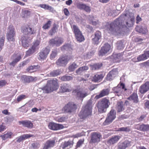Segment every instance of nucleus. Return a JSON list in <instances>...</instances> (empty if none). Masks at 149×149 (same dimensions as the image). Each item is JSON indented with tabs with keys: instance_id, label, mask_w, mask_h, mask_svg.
<instances>
[{
	"instance_id": "7",
	"label": "nucleus",
	"mask_w": 149,
	"mask_h": 149,
	"mask_svg": "<svg viewBox=\"0 0 149 149\" xmlns=\"http://www.w3.org/2000/svg\"><path fill=\"white\" fill-rule=\"evenodd\" d=\"M72 28L77 41L80 42L84 41L85 40L84 36L78 27L77 26L74 25L72 27Z\"/></svg>"
},
{
	"instance_id": "49",
	"label": "nucleus",
	"mask_w": 149,
	"mask_h": 149,
	"mask_svg": "<svg viewBox=\"0 0 149 149\" xmlns=\"http://www.w3.org/2000/svg\"><path fill=\"white\" fill-rule=\"evenodd\" d=\"M72 77L70 76L65 75L61 78V79L63 81H69L72 79Z\"/></svg>"
},
{
	"instance_id": "20",
	"label": "nucleus",
	"mask_w": 149,
	"mask_h": 149,
	"mask_svg": "<svg viewBox=\"0 0 149 149\" xmlns=\"http://www.w3.org/2000/svg\"><path fill=\"white\" fill-rule=\"evenodd\" d=\"M19 125H22L24 127H26L29 128H32L33 127V123L31 121L28 120L19 121Z\"/></svg>"
},
{
	"instance_id": "3",
	"label": "nucleus",
	"mask_w": 149,
	"mask_h": 149,
	"mask_svg": "<svg viewBox=\"0 0 149 149\" xmlns=\"http://www.w3.org/2000/svg\"><path fill=\"white\" fill-rule=\"evenodd\" d=\"M92 99L89 100L86 104L84 106L81 110L79 114L80 118L84 119L90 115L92 113Z\"/></svg>"
},
{
	"instance_id": "5",
	"label": "nucleus",
	"mask_w": 149,
	"mask_h": 149,
	"mask_svg": "<svg viewBox=\"0 0 149 149\" xmlns=\"http://www.w3.org/2000/svg\"><path fill=\"white\" fill-rule=\"evenodd\" d=\"M110 103L109 99L106 98H104L98 102L97 108L98 111L100 113L105 112L107 108L109 107Z\"/></svg>"
},
{
	"instance_id": "63",
	"label": "nucleus",
	"mask_w": 149,
	"mask_h": 149,
	"mask_svg": "<svg viewBox=\"0 0 149 149\" xmlns=\"http://www.w3.org/2000/svg\"><path fill=\"white\" fill-rule=\"evenodd\" d=\"M29 61V60H27L26 61L22 62L20 64V66L23 67L25 65H26L27 63H28Z\"/></svg>"
},
{
	"instance_id": "8",
	"label": "nucleus",
	"mask_w": 149,
	"mask_h": 149,
	"mask_svg": "<svg viewBox=\"0 0 149 149\" xmlns=\"http://www.w3.org/2000/svg\"><path fill=\"white\" fill-rule=\"evenodd\" d=\"M8 29V31L6 34L7 38L9 42H14L16 34L14 27L12 25H10Z\"/></svg>"
},
{
	"instance_id": "47",
	"label": "nucleus",
	"mask_w": 149,
	"mask_h": 149,
	"mask_svg": "<svg viewBox=\"0 0 149 149\" xmlns=\"http://www.w3.org/2000/svg\"><path fill=\"white\" fill-rule=\"evenodd\" d=\"M51 21H48L45 24L42 26V28L45 30L49 29L51 26Z\"/></svg>"
},
{
	"instance_id": "59",
	"label": "nucleus",
	"mask_w": 149,
	"mask_h": 149,
	"mask_svg": "<svg viewBox=\"0 0 149 149\" xmlns=\"http://www.w3.org/2000/svg\"><path fill=\"white\" fill-rule=\"evenodd\" d=\"M146 116L143 115H141L140 117L137 118V120L138 122H141L145 118Z\"/></svg>"
},
{
	"instance_id": "4",
	"label": "nucleus",
	"mask_w": 149,
	"mask_h": 149,
	"mask_svg": "<svg viewBox=\"0 0 149 149\" xmlns=\"http://www.w3.org/2000/svg\"><path fill=\"white\" fill-rule=\"evenodd\" d=\"M57 79L50 80L47 81L46 86L43 87L42 89L46 93H48L53 91L56 90L58 89V86L57 81Z\"/></svg>"
},
{
	"instance_id": "1",
	"label": "nucleus",
	"mask_w": 149,
	"mask_h": 149,
	"mask_svg": "<svg viewBox=\"0 0 149 149\" xmlns=\"http://www.w3.org/2000/svg\"><path fill=\"white\" fill-rule=\"evenodd\" d=\"M21 32L23 33L27 34L22 37L21 41L22 46L26 48H27L31 42L32 38H30L29 35H33L36 33V31L28 25L22 26L21 29Z\"/></svg>"
},
{
	"instance_id": "11",
	"label": "nucleus",
	"mask_w": 149,
	"mask_h": 149,
	"mask_svg": "<svg viewBox=\"0 0 149 149\" xmlns=\"http://www.w3.org/2000/svg\"><path fill=\"white\" fill-rule=\"evenodd\" d=\"M111 46L109 43H104L99 51L98 55L100 56H102L105 55L111 50Z\"/></svg>"
},
{
	"instance_id": "57",
	"label": "nucleus",
	"mask_w": 149,
	"mask_h": 149,
	"mask_svg": "<svg viewBox=\"0 0 149 149\" xmlns=\"http://www.w3.org/2000/svg\"><path fill=\"white\" fill-rule=\"evenodd\" d=\"M32 145L34 149H36L38 148L39 147L40 144L37 143H34L32 144Z\"/></svg>"
},
{
	"instance_id": "43",
	"label": "nucleus",
	"mask_w": 149,
	"mask_h": 149,
	"mask_svg": "<svg viewBox=\"0 0 149 149\" xmlns=\"http://www.w3.org/2000/svg\"><path fill=\"white\" fill-rule=\"evenodd\" d=\"M23 17H27L31 15V12L30 11L27 10H24L22 12Z\"/></svg>"
},
{
	"instance_id": "14",
	"label": "nucleus",
	"mask_w": 149,
	"mask_h": 149,
	"mask_svg": "<svg viewBox=\"0 0 149 149\" xmlns=\"http://www.w3.org/2000/svg\"><path fill=\"white\" fill-rule=\"evenodd\" d=\"M94 36V37L92 39V43L94 45H97L102 37L101 33L100 31H97L95 33Z\"/></svg>"
},
{
	"instance_id": "18",
	"label": "nucleus",
	"mask_w": 149,
	"mask_h": 149,
	"mask_svg": "<svg viewBox=\"0 0 149 149\" xmlns=\"http://www.w3.org/2000/svg\"><path fill=\"white\" fill-rule=\"evenodd\" d=\"M130 146V142L128 140H125L122 142H120L118 144V149H125L127 148Z\"/></svg>"
},
{
	"instance_id": "22",
	"label": "nucleus",
	"mask_w": 149,
	"mask_h": 149,
	"mask_svg": "<svg viewBox=\"0 0 149 149\" xmlns=\"http://www.w3.org/2000/svg\"><path fill=\"white\" fill-rule=\"evenodd\" d=\"M109 92V90L108 88L104 89L102 90L99 94L97 95L95 97V99H98L104 96L108 95Z\"/></svg>"
},
{
	"instance_id": "6",
	"label": "nucleus",
	"mask_w": 149,
	"mask_h": 149,
	"mask_svg": "<svg viewBox=\"0 0 149 149\" xmlns=\"http://www.w3.org/2000/svg\"><path fill=\"white\" fill-rule=\"evenodd\" d=\"M71 59V57L66 54L60 56L56 62V64L58 66L65 67Z\"/></svg>"
},
{
	"instance_id": "38",
	"label": "nucleus",
	"mask_w": 149,
	"mask_h": 149,
	"mask_svg": "<svg viewBox=\"0 0 149 149\" xmlns=\"http://www.w3.org/2000/svg\"><path fill=\"white\" fill-rule=\"evenodd\" d=\"M58 52L56 49H54L53 50L50 54L49 58H50L52 60L54 59L57 56Z\"/></svg>"
},
{
	"instance_id": "12",
	"label": "nucleus",
	"mask_w": 149,
	"mask_h": 149,
	"mask_svg": "<svg viewBox=\"0 0 149 149\" xmlns=\"http://www.w3.org/2000/svg\"><path fill=\"white\" fill-rule=\"evenodd\" d=\"M50 51L49 49L47 47H45L42 49L38 53V59L39 60H44L45 59L49 53Z\"/></svg>"
},
{
	"instance_id": "32",
	"label": "nucleus",
	"mask_w": 149,
	"mask_h": 149,
	"mask_svg": "<svg viewBox=\"0 0 149 149\" xmlns=\"http://www.w3.org/2000/svg\"><path fill=\"white\" fill-rule=\"evenodd\" d=\"M128 99L133 100L134 102L135 103H137L138 102V96L136 93H133L128 98Z\"/></svg>"
},
{
	"instance_id": "55",
	"label": "nucleus",
	"mask_w": 149,
	"mask_h": 149,
	"mask_svg": "<svg viewBox=\"0 0 149 149\" xmlns=\"http://www.w3.org/2000/svg\"><path fill=\"white\" fill-rule=\"evenodd\" d=\"M26 96L24 95H21L17 98V100L18 102L21 101L25 98Z\"/></svg>"
},
{
	"instance_id": "25",
	"label": "nucleus",
	"mask_w": 149,
	"mask_h": 149,
	"mask_svg": "<svg viewBox=\"0 0 149 149\" xmlns=\"http://www.w3.org/2000/svg\"><path fill=\"white\" fill-rule=\"evenodd\" d=\"M17 54H14L13 55V58L16 57L10 63V65L14 67L16 64L22 58L21 55H19L17 56Z\"/></svg>"
},
{
	"instance_id": "56",
	"label": "nucleus",
	"mask_w": 149,
	"mask_h": 149,
	"mask_svg": "<svg viewBox=\"0 0 149 149\" xmlns=\"http://www.w3.org/2000/svg\"><path fill=\"white\" fill-rule=\"evenodd\" d=\"M26 71L30 73L34 72L33 66L31 65L29 66L26 69Z\"/></svg>"
},
{
	"instance_id": "37",
	"label": "nucleus",
	"mask_w": 149,
	"mask_h": 149,
	"mask_svg": "<svg viewBox=\"0 0 149 149\" xmlns=\"http://www.w3.org/2000/svg\"><path fill=\"white\" fill-rule=\"evenodd\" d=\"M40 42L38 40H36L33 43V45L31 47L38 51L39 49V45L40 44Z\"/></svg>"
},
{
	"instance_id": "50",
	"label": "nucleus",
	"mask_w": 149,
	"mask_h": 149,
	"mask_svg": "<svg viewBox=\"0 0 149 149\" xmlns=\"http://www.w3.org/2000/svg\"><path fill=\"white\" fill-rule=\"evenodd\" d=\"M5 37L4 36L2 37L0 40V51L1 50L2 48V47L4 45V42L5 40Z\"/></svg>"
},
{
	"instance_id": "52",
	"label": "nucleus",
	"mask_w": 149,
	"mask_h": 149,
	"mask_svg": "<svg viewBox=\"0 0 149 149\" xmlns=\"http://www.w3.org/2000/svg\"><path fill=\"white\" fill-rule=\"evenodd\" d=\"M61 73L62 72L61 70L59 69H58L52 72H51L50 74H61Z\"/></svg>"
},
{
	"instance_id": "24",
	"label": "nucleus",
	"mask_w": 149,
	"mask_h": 149,
	"mask_svg": "<svg viewBox=\"0 0 149 149\" xmlns=\"http://www.w3.org/2000/svg\"><path fill=\"white\" fill-rule=\"evenodd\" d=\"M70 88V86L68 84L65 83L62 84L60 86V90L62 92H70L71 91L70 89L69 88Z\"/></svg>"
},
{
	"instance_id": "30",
	"label": "nucleus",
	"mask_w": 149,
	"mask_h": 149,
	"mask_svg": "<svg viewBox=\"0 0 149 149\" xmlns=\"http://www.w3.org/2000/svg\"><path fill=\"white\" fill-rule=\"evenodd\" d=\"M120 138L118 136H115L109 140L108 142L110 144H113L116 143Z\"/></svg>"
},
{
	"instance_id": "31",
	"label": "nucleus",
	"mask_w": 149,
	"mask_h": 149,
	"mask_svg": "<svg viewBox=\"0 0 149 149\" xmlns=\"http://www.w3.org/2000/svg\"><path fill=\"white\" fill-rule=\"evenodd\" d=\"M102 63H98L94 64L93 65H90V66L92 70H98L102 66Z\"/></svg>"
},
{
	"instance_id": "40",
	"label": "nucleus",
	"mask_w": 149,
	"mask_h": 149,
	"mask_svg": "<svg viewBox=\"0 0 149 149\" xmlns=\"http://www.w3.org/2000/svg\"><path fill=\"white\" fill-rule=\"evenodd\" d=\"M103 75H94L93 77L92 80L95 82H97L98 81H100L102 79L104 76Z\"/></svg>"
},
{
	"instance_id": "60",
	"label": "nucleus",
	"mask_w": 149,
	"mask_h": 149,
	"mask_svg": "<svg viewBox=\"0 0 149 149\" xmlns=\"http://www.w3.org/2000/svg\"><path fill=\"white\" fill-rule=\"evenodd\" d=\"M134 127L135 129L141 131V125H140L139 124L135 125H134Z\"/></svg>"
},
{
	"instance_id": "61",
	"label": "nucleus",
	"mask_w": 149,
	"mask_h": 149,
	"mask_svg": "<svg viewBox=\"0 0 149 149\" xmlns=\"http://www.w3.org/2000/svg\"><path fill=\"white\" fill-rule=\"evenodd\" d=\"M106 79L107 80L111 81L113 79L112 75H107Z\"/></svg>"
},
{
	"instance_id": "29",
	"label": "nucleus",
	"mask_w": 149,
	"mask_h": 149,
	"mask_svg": "<svg viewBox=\"0 0 149 149\" xmlns=\"http://www.w3.org/2000/svg\"><path fill=\"white\" fill-rule=\"evenodd\" d=\"M30 134H24L19 137H18L17 139V142L18 143L22 141H23L26 139L29 138L31 137Z\"/></svg>"
},
{
	"instance_id": "48",
	"label": "nucleus",
	"mask_w": 149,
	"mask_h": 149,
	"mask_svg": "<svg viewBox=\"0 0 149 149\" xmlns=\"http://www.w3.org/2000/svg\"><path fill=\"white\" fill-rule=\"evenodd\" d=\"M12 134V132H10L9 133L8 132L4 134L2 137L3 140H5L7 138H10Z\"/></svg>"
},
{
	"instance_id": "27",
	"label": "nucleus",
	"mask_w": 149,
	"mask_h": 149,
	"mask_svg": "<svg viewBox=\"0 0 149 149\" xmlns=\"http://www.w3.org/2000/svg\"><path fill=\"white\" fill-rule=\"evenodd\" d=\"M77 96L82 100L88 95V94L86 92L83 91H77L76 92Z\"/></svg>"
},
{
	"instance_id": "15",
	"label": "nucleus",
	"mask_w": 149,
	"mask_h": 149,
	"mask_svg": "<svg viewBox=\"0 0 149 149\" xmlns=\"http://www.w3.org/2000/svg\"><path fill=\"white\" fill-rule=\"evenodd\" d=\"M101 135L99 133L93 132L91 133V142L95 143L100 141Z\"/></svg>"
},
{
	"instance_id": "26",
	"label": "nucleus",
	"mask_w": 149,
	"mask_h": 149,
	"mask_svg": "<svg viewBox=\"0 0 149 149\" xmlns=\"http://www.w3.org/2000/svg\"><path fill=\"white\" fill-rule=\"evenodd\" d=\"M136 31L143 34H147L148 32L147 27L146 26L144 27H140L138 26H136Z\"/></svg>"
},
{
	"instance_id": "45",
	"label": "nucleus",
	"mask_w": 149,
	"mask_h": 149,
	"mask_svg": "<svg viewBox=\"0 0 149 149\" xmlns=\"http://www.w3.org/2000/svg\"><path fill=\"white\" fill-rule=\"evenodd\" d=\"M58 26L55 24H54L53 27L50 31V33L51 35H53L56 32V30L57 29Z\"/></svg>"
},
{
	"instance_id": "42",
	"label": "nucleus",
	"mask_w": 149,
	"mask_h": 149,
	"mask_svg": "<svg viewBox=\"0 0 149 149\" xmlns=\"http://www.w3.org/2000/svg\"><path fill=\"white\" fill-rule=\"evenodd\" d=\"M73 143L71 141H65L63 145L62 148L64 149L69 146L71 147Z\"/></svg>"
},
{
	"instance_id": "53",
	"label": "nucleus",
	"mask_w": 149,
	"mask_h": 149,
	"mask_svg": "<svg viewBox=\"0 0 149 149\" xmlns=\"http://www.w3.org/2000/svg\"><path fill=\"white\" fill-rule=\"evenodd\" d=\"M66 120V118L65 116H62L57 118L56 119V120L59 122H62L65 121Z\"/></svg>"
},
{
	"instance_id": "39",
	"label": "nucleus",
	"mask_w": 149,
	"mask_h": 149,
	"mask_svg": "<svg viewBox=\"0 0 149 149\" xmlns=\"http://www.w3.org/2000/svg\"><path fill=\"white\" fill-rule=\"evenodd\" d=\"M77 65L74 62L70 64L68 67V69L70 72L74 71L75 69L77 67Z\"/></svg>"
},
{
	"instance_id": "36",
	"label": "nucleus",
	"mask_w": 149,
	"mask_h": 149,
	"mask_svg": "<svg viewBox=\"0 0 149 149\" xmlns=\"http://www.w3.org/2000/svg\"><path fill=\"white\" fill-rule=\"evenodd\" d=\"M36 51V50L31 47L26 51L25 56L26 57L29 56Z\"/></svg>"
},
{
	"instance_id": "28",
	"label": "nucleus",
	"mask_w": 149,
	"mask_h": 149,
	"mask_svg": "<svg viewBox=\"0 0 149 149\" xmlns=\"http://www.w3.org/2000/svg\"><path fill=\"white\" fill-rule=\"evenodd\" d=\"M123 102L122 101L119 102H117L116 109L118 112H121L124 111L125 108Z\"/></svg>"
},
{
	"instance_id": "35",
	"label": "nucleus",
	"mask_w": 149,
	"mask_h": 149,
	"mask_svg": "<svg viewBox=\"0 0 149 149\" xmlns=\"http://www.w3.org/2000/svg\"><path fill=\"white\" fill-rule=\"evenodd\" d=\"M147 58L145 56L144 54H143L141 55H139L137 58V60L136 61H134V58L132 60L133 61H134L135 62L140 61H142L145 60Z\"/></svg>"
},
{
	"instance_id": "16",
	"label": "nucleus",
	"mask_w": 149,
	"mask_h": 149,
	"mask_svg": "<svg viewBox=\"0 0 149 149\" xmlns=\"http://www.w3.org/2000/svg\"><path fill=\"white\" fill-rule=\"evenodd\" d=\"M48 127L49 129L53 130H57L62 129L64 127L62 125L53 122L50 123L49 124Z\"/></svg>"
},
{
	"instance_id": "64",
	"label": "nucleus",
	"mask_w": 149,
	"mask_h": 149,
	"mask_svg": "<svg viewBox=\"0 0 149 149\" xmlns=\"http://www.w3.org/2000/svg\"><path fill=\"white\" fill-rule=\"evenodd\" d=\"M144 54L147 59L149 57V50L144 51Z\"/></svg>"
},
{
	"instance_id": "41",
	"label": "nucleus",
	"mask_w": 149,
	"mask_h": 149,
	"mask_svg": "<svg viewBox=\"0 0 149 149\" xmlns=\"http://www.w3.org/2000/svg\"><path fill=\"white\" fill-rule=\"evenodd\" d=\"M117 131H118L129 132L130 131V129L129 127H123L118 128Z\"/></svg>"
},
{
	"instance_id": "44",
	"label": "nucleus",
	"mask_w": 149,
	"mask_h": 149,
	"mask_svg": "<svg viewBox=\"0 0 149 149\" xmlns=\"http://www.w3.org/2000/svg\"><path fill=\"white\" fill-rule=\"evenodd\" d=\"M141 131L147 132L149 131V125L142 124L141 125Z\"/></svg>"
},
{
	"instance_id": "62",
	"label": "nucleus",
	"mask_w": 149,
	"mask_h": 149,
	"mask_svg": "<svg viewBox=\"0 0 149 149\" xmlns=\"http://www.w3.org/2000/svg\"><path fill=\"white\" fill-rule=\"evenodd\" d=\"M7 83L5 80H2L0 81V86H5Z\"/></svg>"
},
{
	"instance_id": "23",
	"label": "nucleus",
	"mask_w": 149,
	"mask_h": 149,
	"mask_svg": "<svg viewBox=\"0 0 149 149\" xmlns=\"http://www.w3.org/2000/svg\"><path fill=\"white\" fill-rule=\"evenodd\" d=\"M55 143L54 140H48L45 143L43 149H49L54 147Z\"/></svg>"
},
{
	"instance_id": "9",
	"label": "nucleus",
	"mask_w": 149,
	"mask_h": 149,
	"mask_svg": "<svg viewBox=\"0 0 149 149\" xmlns=\"http://www.w3.org/2000/svg\"><path fill=\"white\" fill-rule=\"evenodd\" d=\"M116 118V112L114 110H111L107 115V116L103 124L107 125L110 124Z\"/></svg>"
},
{
	"instance_id": "17",
	"label": "nucleus",
	"mask_w": 149,
	"mask_h": 149,
	"mask_svg": "<svg viewBox=\"0 0 149 149\" xmlns=\"http://www.w3.org/2000/svg\"><path fill=\"white\" fill-rule=\"evenodd\" d=\"M77 7L78 8L83 10L87 13H89L91 11V8L89 6L81 2L77 3Z\"/></svg>"
},
{
	"instance_id": "58",
	"label": "nucleus",
	"mask_w": 149,
	"mask_h": 149,
	"mask_svg": "<svg viewBox=\"0 0 149 149\" xmlns=\"http://www.w3.org/2000/svg\"><path fill=\"white\" fill-rule=\"evenodd\" d=\"M7 119L8 122H11L13 121L14 118L13 116H10L7 118Z\"/></svg>"
},
{
	"instance_id": "10",
	"label": "nucleus",
	"mask_w": 149,
	"mask_h": 149,
	"mask_svg": "<svg viewBox=\"0 0 149 149\" xmlns=\"http://www.w3.org/2000/svg\"><path fill=\"white\" fill-rule=\"evenodd\" d=\"M77 109V106L73 102H69L62 109L63 111L65 113H70L74 111Z\"/></svg>"
},
{
	"instance_id": "54",
	"label": "nucleus",
	"mask_w": 149,
	"mask_h": 149,
	"mask_svg": "<svg viewBox=\"0 0 149 149\" xmlns=\"http://www.w3.org/2000/svg\"><path fill=\"white\" fill-rule=\"evenodd\" d=\"M84 141V139L79 140L77 143L76 147L78 148L80 147L83 144Z\"/></svg>"
},
{
	"instance_id": "21",
	"label": "nucleus",
	"mask_w": 149,
	"mask_h": 149,
	"mask_svg": "<svg viewBox=\"0 0 149 149\" xmlns=\"http://www.w3.org/2000/svg\"><path fill=\"white\" fill-rule=\"evenodd\" d=\"M149 90V81L146 82L141 86L139 91L141 94H143Z\"/></svg>"
},
{
	"instance_id": "19",
	"label": "nucleus",
	"mask_w": 149,
	"mask_h": 149,
	"mask_svg": "<svg viewBox=\"0 0 149 149\" xmlns=\"http://www.w3.org/2000/svg\"><path fill=\"white\" fill-rule=\"evenodd\" d=\"M36 77H33L31 76H27L23 75L21 77V80L24 83H29L37 80Z\"/></svg>"
},
{
	"instance_id": "2",
	"label": "nucleus",
	"mask_w": 149,
	"mask_h": 149,
	"mask_svg": "<svg viewBox=\"0 0 149 149\" xmlns=\"http://www.w3.org/2000/svg\"><path fill=\"white\" fill-rule=\"evenodd\" d=\"M132 26V24H129L128 22H126V25H123L122 21L120 17L116 19L113 22L110 24H106L105 29L109 33H112L119 30L121 28L124 27H130Z\"/></svg>"
},
{
	"instance_id": "51",
	"label": "nucleus",
	"mask_w": 149,
	"mask_h": 149,
	"mask_svg": "<svg viewBox=\"0 0 149 149\" xmlns=\"http://www.w3.org/2000/svg\"><path fill=\"white\" fill-rule=\"evenodd\" d=\"M118 73V69L117 68L113 69L110 71L108 74H117Z\"/></svg>"
},
{
	"instance_id": "33",
	"label": "nucleus",
	"mask_w": 149,
	"mask_h": 149,
	"mask_svg": "<svg viewBox=\"0 0 149 149\" xmlns=\"http://www.w3.org/2000/svg\"><path fill=\"white\" fill-rule=\"evenodd\" d=\"M88 67L86 66H83L79 68L76 70V72L77 73H80L86 71L88 69Z\"/></svg>"
},
{
	"instance_id": "46",
	"label": "nucleus",
	"mask_w": 149,
	"mask_h": 149,
	"mask_svg": "<svg viewBox=\"0 0 149 149\" xmlns=\"http://www.w3.org/2000/svg\"><path fill=\"white\" fill-rule=\"evenodd\" d=\"M39 6L41 8H44L45 10H51L52 9V7L49 5L45 4H40L39 5Z\"/></svg>"
},
{
	"instance_id": "13",
	"label": "nucleus",
	"mask_w": 149,
	"mask_h": 149,
	"mask_svg": "<svg viewBox=\"0 0 149 149\" xmlns=\"http://www.w3.org/2000/svg\"><path fill=\"white\" fill-rule=\"evenodd\" d=\"M63 42V40L61 38L52 39L49 42L50 45L52 46L55 45L57 47L60 46Z\"/></svg>"
},
{
	"instance_id": "34",
	"label": "nucleus",
	"mask_w": 149,
	"mask_h": 149,
	"mask_svg": "<svg viewBox=\"0 0 149 149\" xmlns=\"http://www.w3.org/2000/svg\"><path fill=\"white\" fill-rule=\"evenodd\" d=\"M112 91L114 93H116V95H117L118 96H119L120 95V94H118L121 91V88L119 87V85H118L117 86L114 87L112 89Z\"/></svg>"
}]
</instances>
